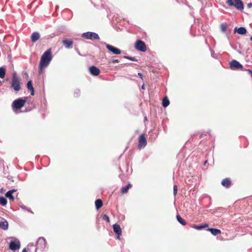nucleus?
<instances>
[{
    "mask_svg": "<svg viewBox=\"0 0 252 252\" xmlns=\"http://www.w3.org/2000/svg\"><path fill=\"white\" fill-rule=\"evenodd\" d=\"M51 50V48H49L41 56L39 65V73L42 72L43 69L48 66L51 61L53 58Z\"/></svg>",
    "mask_w": 252,
    "mask_h": 252,
    "instance_id": "f257e3e1",
    "label": "nucleus"
},
{
    "mask_svg": "<svg viewBox=\"0 0 252 252\" xmlns=\"http://www.w3.org/2000/svg\"><path fill=\"white\" fill-rule=\"evenodd\" d=\"M20 79L17 76L16 73H13L11 80V88L15 92H18L21 90Z\"/></svg>",
    "mask_w": 252,
    "mask_h": 252,
    "instance_id": "f03ea898",
    "label": "nucleus"
},
{
    "mask_svg": "<svg viewBox=\"0 0 252 252\" xmlns=\"http://www.w3.org/2000/svg\"><path fill=\"white\" fill-rule=\"evenodd\" d=\"M226 3L229 6H234L239 10H242L244 8L243 2L240 0H227Z\"/></svg>",
    "mask_w": 252,
    "mask_h": 252,
    "instance_id": "7ed1b4c3",
    "label": "nucleus"
},
{
    "mask_svg": "<svg viewBox=\"0 0 252 252\" xmlns=\"http://www.w3.org/2000/svg\"><path fill=\"white\" fill-rule=\"evenodd\" d=\"M26 100L22 98H18L12 102V107L13 110H18L22 108L25 104Z\"/></svg>",
    "mask_w": 252,
    "mask_h": 252,
    "instance_id": "20e7f679",
    "label": "nucleus"
},
{
    "mask_svg": "<svg viewBox=\"0 0 252 252\" xmlns=\"http://www.w3.org/2000/svg\"><path fill=\"white\" fill-rule=\"evenodd\" d=\"M82 37L87 39H91V40H94V39H97L99 40L100 39L99 36L98 35L93 32H86L85 33H83L82 34Z\"/></svg>",
    "mask_w": 252,
    "mask_h": 252,
    "instance_id": "39448f33",
    "label": "nucleus"
},
{
    "mask_svg": "<svg viewBox=\"0 0 252 252\" xmlns=\"http://www.w3.org/2000/svg\"><path fill=\"white\" fill-rule=\"evenodd\" d=\"M135 48L141 52H145L147 48L145 42L141 40H137L135 43Z\"/></svg>",
    "mask_w": 252,
    "mask_h": 252,
    "instance_id": "423d86ee",
    "label": "nucleus"
},
{
    "mask_svg": "<svg viewBox=\"0 0 252 252\" xmlns=\"http://www.w3.org/2000/svg\"><path fill=\"white\" fill-rule=\"evenodd\" d=\"M230 68L232 70L241 69L244 70L243 65L237 61L233 60L229 63Z\"/></svg>",
    "mask_w": 252,
    "mask_h": 252,
    "instance_id": "0eeeda50",
    "label": "nucleus"
},
{
    "mask_svg": "<svg viewBox=\"0 0 252 252\" xmlns=\"http://www.w3.org/2000/svg\"><path fill=\"white\" fill-rule=\"evenodd\" d=\"M138 147L139 149L144 148L147 145V140L145 134H142L139 137Z\"/></svg>",
    "mask_w": 252,
    "mask_h": 252,
    "instance_id": "6e6552de",
    "label": "nucleus"
},
{
    "mask_svg": "<svg viewBox=\"0 0 252 252\" xmlns=\"http://www.w3.org/2000/svg\"><path fill=\"white\" fill-rule=\"evenodd\" d=\"M62 43L67 49H70L73 47V42L71 39L63 38Z\"/></svg>",
    "mask_w": 252,
    "mask_h": 252,
    "instance_id": "1a4fd4ad",
    "label": "nucleus"
},
{
    "mask_svg": "<svg viewBox=\"0 0 252 252\" xmlns=\"http://www.w3.org/2000/svg\"><path fill=\"white\" fill-rule=\"evenodd\" d=\"M106 48L111 52H112L114 54L119 55L121 53V51L119 49L113 46L112 45L107 44L106 45Z\"/></svg>",
    "mask_w": 252,
    "mask_h": 252,
    "instance_id": "9d476101",
    "label": "nucleus"
},
{
    "mask_svg": "<svg viewBox=\"0 0 252 252\" xmlns=\"http://www.w3.org/2000/svg\"><path fill=\"white\" fill-rule=\"evenodd\" d=\"M20 248V243L19 241H11L9 243V249L12 251H15L19 249Z\"/></svg>",
    "mask_w": 252,
    "mask_h": 252,
    "instance_id": "9b49d317",
    "label": "nucleus"
},
{
    "mask_svg": "<svg viewBox=\"0 0 252 252\" xmlns=\"http://www.w3.org/2000/svg\"><path fill=\"white\" fill-rule=\"evenodd\" d=\"M113 231L117 235V239H120V237L122 235V229L120 226L118 224H115L113 225Z\"/></svg>",
    "mask_w": 252,
    "mask_h": 252,
    "instance_id": "f8f14e48",
    "label": "nucleus"
},
{
    "mask_svg": "<svg viewBox=\"0 0 252 252\" xmlns=\"http://www.w3.org/2000/svg\"><path fill=\"white\" fill-rule=\"evenodd\" d=\"M89 70L90 73L94 76H97L100 72L99 69L94 65L91 66Z\"/></svg>",
    "mask_w": 252,
    "mask_h": 252,
    "instance_id": "ddd939ff",
    "label": "nucleus"
},
{
    "mask_svg": "<svg viewBox=\"0 0 252 252\" xmlns=\"http://www.w3.org/2000/svg\"><path fill=\"white\" fill-rule=\"evenodd\" d=\"M221 184L224 187L229 188L231 186L232 183L230 178H226L222 180Z\"/></svg>",
    "mask_w": 252,
    "mask_h": 252,
    "instance_id": "4468645a",
    "label": "nucleus"
},
{
    "mask_svg": "<svg viewBox=\"0 0 252 252\" xmlns=\"http://www.w3.org/2000/svg\"><path fill=\"white\" fill-rule=\"evenodd\" d=\"M31 38L32 41L34 43L36 42L39 39L40 35L38 32H34L32 34Z\"/></svg>",
    "mask_w": 252,
    "mask_h": 252,
    "instance_id": "2eb2a0df",
    "label": "nucleus"
},
{
    "mask_svg": "<svg viewBox=\"0 0 252 252\" xmlns=\"http://www.w3.org/2000/svg\"><path fill=\"white\" fill-rule=\"evenodd\" d=\"M16 191H17V190H16L15 189L9 190L5 194L6 197L8 198L11 201L14 200L15 198H14V197L13 196L12 194H13V193L16 192Z\"/></svg>",
    "mask_w": 252,
    "mask_h": 252,
    "instance_id": "dca6fc26",
    "label": "nucleus"
},
{
    "mask_svg": "<svg viewBox=\"0 0 252 252\" xmlns=\"http://www.w3.org/2000/svg\"><path fill=\"white\" fill-rule=\"evenodd\" d=\"M208 231H210L212 233V234H213L214 236H216L221 233L220 230L217 228H208Z\"/></svg>",
    "mask_w": 252,
    "mask_h": 252,
    "instance_id": "f3484780",
    "label": "nucleus"
},
{
    "mask_svg": "<svg viewBox=\"0 0 252 252\" xmlns=\"http://www.w3.org/2000/svg\"><path fill=\"white\" fill-rule=\"evenodd\" d=\"M27 88H28V90L31 91V95H33L34 94V88L32 86V81L31 80L28 81V82L27 83Z\"/></svg>",
    "mask_w": 252,
    "mask_h": 252,
    "instance_id": "a211bd4d",
    "label": "nucleus"
},
{
    "mask_svg": "<svg viewBox=\"0 0 252 252\" xmlns=\"http://www.w3.org/2000/svg\"><path fill=\"white\" fill-rule=\"evenodd\" d=\"M132 187V185L130 183L128 184V185L125 187H123L121 189V193L123 194H125L127 192L128 189Z\"/></svg>",
    "mask_w": 252,
    "mask_h": 252,
    "instance_id": "6ab92c4d",
    "label": "nucleus"
},
{
    "mask_svg": "<svg viewBox=\"0 0 252 252\" xmlns=\"http://www.w3.org/2000/svg\"><path fill=\"white\" fill-rule=\"evenodd\" d=\"M0 228L5 230L8 228V223L6 220L0 222Z\"/></svg>",
    "mask_w": 252,
    "mask_h": 252,
    "instance_id": "aec40b11",
    "label": "nucleus"
},
{
    "mask_svg": "<svg viewBox=\"0 0 252 252\" xmlns=\"http://www.w3.org/2000/svg\"><path fill=\"white\" fill-rule=\"evenodd\" d=\"M237 31L240 34H244L246 33L247 30L244 27H240L238 29L237 28H235V32Z\"/></svg>",
    "mask_w": 252,
    "mask_h": 252,
    "instance_id": "412c9836",
    "label": "nucleus"
},
{
    "mask_svg": "<svg viewBox=\"0 0 252 252\" xmlns=\"http://www.w3.org/2000/svg\"><path fill=\"white\" fill-rule=\"evenodd\" d=\"M102 205H103V202L101 199H98L95 200V208L97 210L99 209L102 206Z\"/></svg>",
    "mask_w": 252,
    "mask_h": 252,
    "instance_id": "4be33fe9",
    "label": "nucleus"
},
{
    "mask_svg": "<svg viewBox=\"0 0 252 252\" xmlns=\"http://www.w3.org/2000/svg\"><path fill=\"white\" fill-rule=\"evenodd\" d=\"M178 221L183 225L187 224V222L185 220H184L180 215H178L176 216Z\"/></svg>",
    "mask_w": 252,
    "mask_h": 252,
    "instance_id": "5701e85b",
    "label": "nucleus"
},
{
    "mask_svg": "<svg viewBox=\"0 0 252 252\" xmlns=\"http://www.w3.org/2000/svg\"><path fill=\"white\" fill-rule=\"evenodd\" d=\"M162 104L164 107H166L167 106H168L169 104V100L167 97L163 98L162 99Z\"/></svg>",
    "mask_w": 252,
    "mask_h": 252,
    "instance_id": "b1692460",
    "label": "nucleus"
},
{
    "mask_svg": "<svg viewBox=\"0 0 252 252\" xmlns=\"http://www.w3.org/2000/svg\"><path fill=\"white\" fill-rule=\"evenodd\" d=\"M5 69L3 67H0V78H3L5 75Z\"/></svg>",
    "mask_w": 252,
    "mask_h": 252,
    "instance_id": "393cba45",
    "label": "nucleus"
},
{
    "mask_svg": "<svg viewBox=\"0 0 252 252\" xmlns=\"http://www.w3.org/2000/svg\"><path fill=\"white\" fill-rule=\"evenodd\" d=\"M7 200L6 199L3 197V196H0V204L2 205V206H5L7 204Z\"/></svg>",
    "mask_w": 252,
    "mask_h": 252,
    "instance_id": "a878e982",
    "label": "nucleus"
},
{
    "mask_svg": "<svg viewBox=\"0 0 252 252\" xmlns=\"http://www.w3.org/2000/svg\"><path fill=\"white\" fill-rule=\"evenodd\" d=\"M227 29V26L226 24L222 23L220 25V30L221 31L225 32Z\"/></svg>",
    "mask_w": 252,
    "mask_h": 252,
    "instance_id": "bb28decb",
    "label": "nucleus"
},
{
    "mask_svg": "<svg viewBox=\"0 0 252 252\" xmlns=\"http://www.w3.org/2000/svg\"><path fill=\"white\" fill-rule=\"evenodd\" d=\"M124 58L132 61L137 62V59L135 57H131L127 56H124Z\"/></svg>",
    "mask_w": 252,
    "mask_h": 252,
    "instance_id": "cd10ccee",
    "label": "nucleus"
},
{
    "mask_svg": "<svg viewBox=\"0 0 252 252\" xmlns=\"http://www.w3.org/2000/svg\"><path fill=\"white\" fill-rule=\"evenodd\" d=\"M102 219L103 220H105L107 221V222H110L109 218V217L106 214H104L102 216Z\"/></svg>",
    "mask_w": 252,
    "mask_h": 252,
    "instance_id": "c85d7f7f",
    "label": "nucleus"
},
{
    "mask_svg": "<svg viewBox=\"0 0 252 252\" xmlns=\"http://www.w3.org/2000/svg\"><path fill=\"white\" fill-rule=\"evenodd\" d=\"M174 195L176 196L177 193L178 187L177 185H174L173 187Z\"/></svg>",
    "mask_w": 252,
    "mask_h": 252,
    "instance_id": "c756f323",
    "label": "nucleus"
},
{
    "mask_svg": "<svg viewBox=\"0 0 252 252\" xmlns=\"http://www.w3.org/2000/svg\"><path fill=\"white\" fill-rule=\"evenodd\" d=\"M192 227L194 228L195 229H198V230H200V229H202V227L201 225H196L193 224V226H192Z\"/></svg>",
    "mask_w": 252,
    "mask_h": 252,
    "instance_id": "7c9ffc66",
    "label": "nucleus"
},
{
    "mask_svg": "<svg viewBox=\"0 0 252 252\" xmlns=\"http://www.w3.org/2000/svg\"><path fill=\"white\" fill-rule=\"evenodd\" d=\"M120 62V61L119 60H112L111 61H110L109 62V63H118Z\"/></svg>",
    "mask_w": 252,
    "mask_h": 252,
    "instance_id": "2f4dec72",
    "label": "nucleus"
},
{
    "mask_svg": "<svg viewBox=\"0 0 252 252\" xmlns=\"http://www.w3.org/2000/svg\"><path fill=\"white\" fill-rule=\"evenodd\" d=\"M244 70L247 71L252 77V70L249 69H244Z\"/></svg>",
    "mask_w": 252,
    "mask_h": 252,
    "instance_id": "473e14b6",
    "label": "nucleus"
},
{
    "mask_svg": "<svg viewBox=\"0 0 252 252\" xmlns=\"http://www.w3.org/2000/svg\"><path fill=\"white\" fill-rule=\"evenodd\" d=\"M202 228L207 227L208 226V224L207 223H205L203 225H201Z\"/></svg>",
    "mask_w": 252,
    "mask_h": 252,
    "instance_id": "72a5a7b5",
    "label": "nucleus"
},
{
    "mask_svg": "<svg viewBox=\"0 0 252 252\" xmlns=\"http://www.w3.org/2000/svg\"><path fill=\"white\" fill-rule=\"evenodd\" d=\"M138 75L141 78V79L143 80V75L141 73H138Z\"/></svg>",
    "mask_w": 252,
    "mask_h": 252,
    "instance_id": "f704fd0d",
    "label": "nucleus"
},
{
    "mask_svg": "<svg viewBox=\"0 0 252 252\" xmlns=\"http://www.w3.org/2000/svg\"><path fill=\"white\" fill-rule=\"evenodd\" d=\"M247 6L248 8H251L252 6V3H248L247 5Z\"/></svg>",
    "mask_w": 252,
    "mask_h": 252,
    "instance_id": "c9c22d12",
    "label": "nucleus"
},
{
    "mask_svg": "<svg viewBox=\"0 0 252 252\" xmlns=\"http://www.w3.org/2000/svg\"><path fill=\"white\" fill-rule=\"evenodd\" d=\"M141 88L142 90H145V84H143L141 87Z\"/></svg>",
    "mask_w": 252,
    "mask_h": 252,
    "instance_id": "e433bc0d",
    "label": "nucleus"
},
{
    "mask_svg": "<svg viewBox=\"0 0 252 252\" xmlns=\"http://www.w3.org/2000/svg\"><path fill=\"white\" fill-rule=\"evenodd\" d=\"M22 252H27L26 249H24V250H23Z\"/></svg>",
    "mask_w": 252,
    "mask_h": 252,
    "instance_id": "4c0bfd02",
    "label": "nucleus"
},
{
    "mask_svg": "<svg viewBox=\"0 0 252 252\" xmlns=\"http://www.w3.org/2000/svg\"><path fill=\"white\" fill-rule=\"evenodd\" d=\"M203 134H201L200 136V137H203Z\"/></svg>",
    "mask_w": 252,
    "mask_h": 252,
    "instance_id": "58836bf2",
    "label": "nucleus"
},
{
    "mask_svg": "<svg viewBox=\"0 0 252 252\" xmlns=\"http://www.w3.org/2000/svg\"><path fill=\"white\" fill-rule=\"evenodd\" d=\"M250 40L252 41V36L251 37Z\"/></svg>",
    "mask_w": 252,
    "mask_h": 252,
    "instance_id": "ea45409f",
    "label": "nucleus"
}]
</instances>
